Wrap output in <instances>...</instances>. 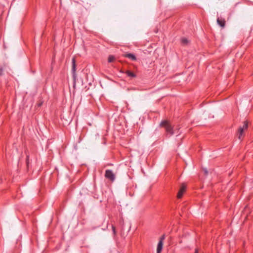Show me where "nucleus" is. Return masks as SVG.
<instances>
[{
	"instance_id": "nucleus-1",
	"label": "nucleus",
	"mask_w": 253,
	"mask_h": 253,
	"mask_svg": "<svg viewBox=\"0 0 253 253\" xmlns=\"http://www.w3.org/2000/svg\"><path fill=\"white\" fill-rule=\"evenodd\" d=\"M160 126L165 128L167 135L169 136V137L172 135L174 133V131L175 130H178L180 128L177 126L176 128L174 130L173 127L171 126L169 122L165 120L162 121L161 123Z\"/></svg>"
},
{
	"instance_id": "nucleus-2",
	"label": "nucleus",
	"mask_w": 253,
	"mask_h": 253,
	"mask_svg": "<svg viewBox=\"0 0 253 253\" xmlns=\"http://www.w3.org/2000/svg\"><path fill=\"white\" fill-rule=\"evenodd\" d=\"M248 122L245 121L242 126H240L238 129V138L241 140L242 136L243 135L244 131L248 128Z\"/></svg>"
},
{
	"instance_id": "nucleus-3",
	"label": "nucleus",
	"mask_w": 253,
	"mask_h": 253,
	"mask_svg": "<svg viewBox=\"0 0 253 253\" xmlns=\"http://www.w3.org/2000/svg\"><path fill=\"white\" fill-rule=\"evenodd\" d=\"M105 176L106 178L109 179L111 181H114L115 179V175L112 170L110 169L106 170Z\"/></svg>"
},
{
	"instance_id": "nucleus-4",
	"label": "nucleus",
	"mask_w": 253,
	"mask_h": 253,
	"mask_svg": "<svg viewBox=\"0 0 253 253\" xmlns=\"http://www.w3.org/2000/svg\"><path fill=\"white\" fill-rule=\"evenodd\" d=\"M72 72L73 77L75 80V79L76 78V60L74 58H73L72 59Z\"/></svg>"
},
{
	"instance_id": "nucleus-5",
	"label": "nucleus",
	"mask_w": 253,
	"mask_h": 253,
	"mask_svg": "<svg viewBox=\"0 0 253 253\" xmlns=\"http://www.w3.org/2000/svg\"><path fill=\"white\" fill-rule=\"evenodd\" d=\"M185 189H186V186L184 184H182L181 186V187H180L178 193H177V198L180 199L182 197Z\"/></svg>"
},
{
	"instance_id": "nucleus-6",
	"label": "nucleus",
	"mask_w": 253,
	"mask_h": 253,
	"mask_svg": "<svg viewBox=\"0 0 253 253\" xmlns=\"http://www.w3.org/2000/svg\"><path fill=\"white\" fill-rule=\"evenodd\" d=\"M217 22L220 26L221 27H224L225 25V20L224 19L218 18L217 19Z\"/></svg>"
},
{
	"instance_id": "nucleus-7",
	"label": "nucleus",
	"mask_w": 253,
	"mask_h": 253,
	"mask_svg": "<svg viewBox=\"0 0 253 253\" xmlns=\"http://www.w3.org/2000/svg\"><path fill=\"white\" fill-rule=\"evenodd\" d=\"M163 246V243L162 241H159L157 247V253H160L162 251Z\"/></svg>"
},
{
	"instance_id": "nucleus-8",
	"label": "nucleus",
	"mask_w": 253,
	"mask_h": 253,
	"mask_svg": "<svg viewBox=\"0 0 253 253\" xmlns=\"http://www.w3.org/2000/svg\"><path fill=\"white\" fill-rule=\"evenodd\" d=\"M125 56L126 57L128 58L129 59H131L132 61H135L136 60L135 56L132 53H127L125 55Z\"/></svg>"
},
{
	"instance_id": "nucleus-9",
	"label": "nucleus",
	"mask_w": 253,
	"mask_h": 253,
	"mask_svg": "<svg viewBox=\"0 0 253 253\" xmlns=\"http://www.w3.org/2000/svg\"><path fill=\"white\" fill-rule=\"evenodd\" d=\"M126 73L127 75V76L128 77H130L131 78H134L136 77L135 74L130 71H127L126 72Z\"/></svg>"
},
{
	"instance_id": "nucleus-10",
	"label": "nucleus",
	"mask_w": 253,
	"mask_h": 253,
	"mask_svg": "<svg viewBox=\"0 0 253 253\" xmlns=\"http://www.w3.org/2000/svg\"><path fill=\"white\" fill-rule=\"evenodd\" d=\"M115 60V58L112 55H110L108 57V62H112L114 61V60Z\"/></svg>"
},
{
	"instance_id": "nucleus-11",
	"label": "nucleus",
	"mask_w": 253,
	"mask_h": 253,
	"mask_svg": "<svg viewBox=\"0 0 253 253\" xmlns=\"http://www.w3.org/2000/svg\"><path fill=\"white\" fill-rule=\"evenodd\" d=\"M181 42L183 44H186L188 42V40L185 38H182L181 39Z\"/></svg>"
},
{
	"instance_id": "nucleus-12",
	"label": "nucleus",
	"mask_w": 253,
	"mask_h": 253,
	"mask_svg": "<svg viewBox=\"0 0 253 253\" xmlns=\"http://www.w3.org/2000/svg\"><path fill=\"white\" fill-rule=\"evenodd\" d=\"M165 235H163L160 237L159 241H162V242L163 243V241L165 240Z\"/></svg>"
},
{
	"instance_id": "nucleus-13",
	"label": "nucleus",
	"mask_w": 253,
	"mask_h": 253,
	"mask_svg": "<svg viewBox=\"0 0 253 253\" xmlns=\"http://www.w3.org/2000/svg\"><path fill=\"white\" fill-rule=\"evenodd\" d=\"M204 170L205 174L206 175H207L208 173V171L207 170V169H204Z\"/></svg>"
},
{
	"instance_id": "nucleus-14",
	"label": "nucleus",
	"mask_w": 253,
	"mask_h": 253,
	"mask_svg": "<svg viewBox=\"0 0 253 253\" xmlns=\"http://www.w3.org/2000/svg\"><path fill=\"white\" fill-rule=\"evenodd\" d=\"M2 73H3V69H0V76H1L2 75Z\"/></svg>"
},
{
	"instance_id": "nucleus-15",
	"label": "nucleus",
	"mask_w": 253,
	"mask_h": 253,
	"mask_svg": "<svg viewBox=\"0 0 253 253\" xmlns=\"http://www.w3.org/2000/svg\"><path fill=\"white\" fill-rule=\"evenodd\" d=\"M112 229H113V231L114 233L115 234L116 233L115 228L114 226H112Z\"/></svg>"
},
{
	"instance_id": "nucleus-16",
	"label": "nucleus",
	"mask_w": 253,
	"mask_h": 253,
	"mask_svg": "<svg viewBox=\"0 0 253 253\" xmlns=\"http://www.w3.org/2000/svg\"><path fill=\"white\" fill-rule=\"evenodd\" d=\"M198 250L196 249V250H195V253H198Z\"/></svg>"
},
{
	"instance_id": "nucleus-17",
	"label": "nucleus",
	"mask_w": 253,
	"mask_h": 253,
	"mask_svg": "<svg viewBox=\"0 0 253 253\" xmlns=\"http://www.w3.org/2000/svg\"><path fill=\"white\" fill-rule=\"evenodd\" d=\"M28 159H29V156H27V161H28Z\"/></svg>"
}]
</instances>
